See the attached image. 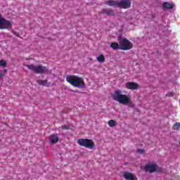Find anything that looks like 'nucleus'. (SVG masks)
Here are the masks:
<instances>
[{"label": "nucleus", "instance_id": "1", "mask_svg": "<svg viewBox=\"0 0 180 180\" xmlns=\"http://www.w3.org/2000/svg\"><path fill=\"white\" fill-rule=\"evenodd\" d=\"M112 99L120 103L121 105H125L126 106H130L131 100L128 95L123 94V91L121 90H117L112 95Z\"/></svg>", "mask_w": 180, "mask_h": 180}, {"label": "nucleus", "instance_id": "4", "mask_svg": "<svg viewBox=\"0 0 180 180\" xmlns=\"http://www.w3.org/2000/svg\"><path fill=\"white\" fill-rule=\"evenodd\" d=\"M79 146L82 147H85V148H89V150H93L95 148V142L93 140L89 139H79L77 140Z\"/></svg>", "mask_w": 180, "mask_h": 180}, {"label": "nucleus", "instance_id": "9", "mask_svg": "<svg viewBox=\"0 0 180 180\" xmlns=\"http://www.w3.org/2000/svg\"><path fill=\"white\" fill-rule=\"evenodd\" d=\"M158 168V166L155 165V163H149L145 166L146 172H150L153 174V172H155Z\"/></svg>", "mask_w": 180, "mask_h": 180}, {"label": "nucleus", "instance_id": "6", "mask_svg": "<svg viewBox=\"0 0 180 180\" xmlns=\"http://www.w3.org/2000/svg\"><path fill=\"white\" fill-rule=\"evenodd\" d=\"M12 27V22L5 19L0 14V30H4L5 29H11Z\"/></svg>", "mask_w": 180, "mask_h": 180}, {"label": "nucleus", "instance_id": "10", "mask_svg": "<svg viewBox=\"0 0 180 180\" xmlns=\"http://www.w3.org/2000/svg\"><path fill=\"white\" fill-rule=\"evenodd\" d=\"M122 176L123 178H124V179H127V180H137V177H136L134 174L127 172H124L123 173Z\"/></svg>", "mask_w": 180, "mask_h": 180}, {"label": "nucleus", "instance_id": "18", "mask_svg": "<svg viewBox=\"0 0 180 180\" xmlns=\"http://www.w3.org/2000/svg\"><path fill=\"white\" fill-rule=\"evenodd\" d=\"M108 126L110 127H115V126H117V122L113 120H110V121H108Z\"/></svg>", "mask_w": 180, "mask_h": 180}, {"label": "nucleus", "instance_id": "19", "mask_svg": "<svg viewBox=\"0 0 180 180\" xmlns=\"http://www.w3.org/2000/svg\"><path fill=\"white\" fill-rule=\"evenodd\" d=\"M180 129V123L176 122L173 126V130H179Z\"/></svg>", "mask_w": 180, "mask_h": 180}, {"label": "nucleus", "instance_id": "21", "mask_svg": "<svg viewBox=\"0 0 180 180\" xmlns=\"http://www.w3.org/2000/svg\"><path fill=\"white\" fill-rule=\"evenodd\" d=\"M59 129H61L62 130H68V129H70V126L63 125L60 127Z\"/></svg>", "mask_w": 180, "mask_h": 180}, {"label": "nucleus", "instance_id": "7", "mask_svg": "<svg viewBox=\"0 0 180 180\" xmlns=\"http://www.w3.org/2000/svg\"><path fill=\"white\" fill-rule=\"evenodd\" d=\"M131 6V0H121L118 1L117 8H121L122 9H129Z\"/></svg>", "mask_w": 180, "mask_h": 180}, {"label": "nucleus", "instance_id": "23", "mask_svg": "<svg viewBox=\"0 0 180 180\" xmlns=\"http://www.w3.org/2000/svg\"><path fill=\"white\" fill-rule=\"evenodd\" d=\"M3 75H4L0 72V79H1V78H2Z\"/></svg>", "mask_w": 180, "mask_h": 180}, {"label": "nucleus", "instance_id": "20", "mask_svg": "<svg viewBox=\"0 0 180 180\" xmlns=\"http://www.w3.org/2000/svg\"><path fill=\"white\" fill-rule=\"evenodd\" d=\"M6 65V62L4 60H0V67H5Z\"/></svg>", "mask_w": 180, "mask_h": 180}, {"label": "nucleus", "instance_id": "11", "mask_svg": "<svg viewBox=\"0 0 180 180\" xmlns=\"http://www.w3.org/2000/svg\"><path fill=\"white\" fill-rule=\"evenodd\" d=\"M58 134H52L49 137V141L51 143V144H56V143H58Z\"/></svg>", "mask_w": 180, "mask_h": 180}, {"label": "nucleus", "instance_id": "5", "mask_svg": "<svg viewBox=\"0 0 180 180\" xmlns=\"http://www.w3.org/2000/svg\"><path fill=\"white\" fill-rule=\"evenodd\" d=\"M119 44L120 50H124V51L131 50V49H133V43L126 38H122L120 39Z\"/></svg>", "mask_w": 180, "mask_h": 180}, {"label": "nucleus", "instance_id": "3", "mask_svg": "<svg viewBox=\"0 0 180 180\" xmlns=\"http://www.w3.org/2000/svg\"><path fill=\"white\" fill-rule=\"evenodd\" d=\"M27 67L28 70L35 72V74H44V72H50L47 68L42 65H24Z\"/></svg>", "mask_w": 180, "mask_h": 180}, {"label": "nucleus", "instance_id": "15", "mask_svg": "<svg viewBox=\"0 0 180 180\" xmlns=\"http://www.w3.org/2000/svg\"><path fill=\"white\" fill-rule=\"evenodd\" d=\"M110 47H111L112 50H120V44H117L116 42H112L110 45Z\"/></svg>", "mask_w": 180, "mask_h": 180}, {"label": "nucleus", "instance_id": "22", "mask_svg": "<svg viewBox=\"0 0 180 180\" xmlns=\"http://www.w3.org/2000/svg\"><path fill=\"white\" fill-rule=\"evenodd\" d=\"M137 153H139V154H143L144 150L143 149H138Z\"/></svg>", "mask_w": 180, "mask_h": 180}, {"label": "nucleus", "instance_id": "2", "mask_svg": "<svg viewBox=\"0 0 180 180\" xmlns=\"http://www.w3.org/2000/svg\"><path fill=\"white\" fill-rule=\"evenodd\" d=\"M66 81L75 88H84L85 86V81L84 80V78L77 75H68L66 77Z\"/></svg>", "mask_w": 180, "mask_h": 180}, {"label": "nucleus", "instance_id": "12", "mask_svg": "<svg viewBox=\"0 0 180 180\" xmlns=\"http://www.w3.org/2000/svg\"><path fill=\"white\" fill-rule=\"evenodd\" d=\"M105 5L108 6H115L117 8V5L119 4V1H116L115 0H109L105 2Z\"/></svg>", "mask_w": 180, "mask_h": 180}, {"label": "nucleus", "instance_id": "17", "mask_svg": "<svg viewBox=\"0 0 180 180\" xmlns=\"http://www.w3.org/2000/svg\"><path fill=\"white\" fill-rule=\"evenodd\" d=\"M96 58H97V60L98 61V63H105V56L102 55V54L97 56Z\"/></svg>", "mask_w": 180, "mask_h": 180}, {"label": "nucleus", "instance_id": "14", "mask_svg": "<svg viewBox=\"0 0 180 180\" xmlns=\"http://www.w3.org/2000/svg\"><path fill=\"white\" fill-rule=\"evenodd\" d=\"M39 85H42V86H51V83L49 82V80H38Z\"/></svg>", "mask_w": 180, "mask_h": 180}, {"label": "nucleus", "instance_id": "16", "mask_svg": "<svg viewBox=\"0 0 180 180\" xmlns=\"http://www.w3.org/2000/svg\"><path fill=\"white\" fill-rule=\"evenodd\" d=\"M174 8V4L170 2H165L163 4V8L164 9H172Z\"/></svg>", "mask_w": 180, "mask_h": 180}, {"label": "nucleus", "instance_id": "24", "mask_svg": "<svg viewBox=\"0 0 180 180\" xmlns=\"http://www.w3.org/2000/svg\"><path fill=\"white\" fill-rule=\"evenodd\" d=\"M4 72H6V70H4Z\"/></svg>", "mask_w": 180, "mask_h": 180}, {"label": "nucleus", "instance_id": "13", "mask_svg": "<svg viewBox=\"0 0 180 180\" xmlns=\"http://www.w3.org/2000/svg\"><path fill=\"white\" fill-rule=\"evenodd\" d=\"M101 13H105V15H108L109 16L115 15V12H113L112 10L109 9V8H103L101 11Z\"/></svg>", "mask_w": 180, "mask_h": 180}, {"label": "nucleus", "instance_id": "8", "mask_svg": "<svg viewBox=\"0 0 180 180\" xmlns=\"http://www.w3.org/2000/svg\"><path fill=\"white\" fill-rule=\"evenodd\" d=\"M125 88L130 89V91H137L139 89L140 85L134 82H128L125 84Z\"/></svg>", "mask_w": 180, "mask_h": 180}]
</instances>
